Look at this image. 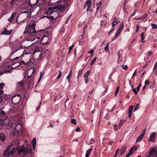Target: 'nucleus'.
I'll use <instances>...</instances> for the list:
<instances>
[{
    "label": "nucleus",
    "mask_w": 157,
    "mask_h": 157,
    "mask_svg": "<svg viewBox=\"0 0 157 157\" xmlns=\"http://www.w3.org/2000/svg\"><path fill=\"white\" fill-rule=\"evenodd\" d=\"M136 90V89L135 88H133L132 89V91L135 92V94H137V92Z\"/></svg>",
    "instance_id": "obj_46"
},
{
    "label": "nucleus",
    "mask_w": 157,
    "mask_h": 157,
    "mask_svg": "<svg viewBox=\"0 0 157 157\" xmlns=\"http://www.w3.org/2000/svg\"><path fill=\"white\" fill-rule=\"evenodd\" d=\"M24 58H25V61L21 60V62L25 65L28 66L34 64L35 61L33 57L26 56Z\"/></svg>",
    "instance_id": "obj_6"
},
{
    "label": "nucleus",
    "mask_w": 157,
    "mask_h": 157,
    "mask_svg": "<svg viewBox=\"0 0 157 157\" xmlns=\"http://www.w3.org/2000/svg\"><path fill=\"white\" fill-rule=\"evenodd\" d=\"M73 46V45H72L71 46H70L69 48V52H68V53H69L70 52V51L71 50V49H72V46Z\"/></svg>",
    "instance_id": "obj_50"
},
{
    "label": "nucleus",
    "mask_w": 157,
    "mask_h": 157,
    "mask_svg": "<svg viewBox=\"0 0 157 157\" xmlns=\"http://www.w3.org/2000/svg\"><path fill=\"white\" fill-rule=\"evenodd\" d=\"M61 2H62L63 5H56L54 7H49L48 8L49 10H54V9H57L60 13L63 12L66 10V11H67V9L70 7V2H67V0H62L61 1V0H58L53 3L55 4Z\"/></svg>",
    "instance_id": "obj_2"
},
{
    "label": "nucleus",
    "mask_w": 157,
    "mask_h": 157,
    "mask_svg": "<svg viewBox=\"0 0 157 157\" xmlns=\"http://www.w3.org/2000/svg\"><path fill=\"white\" fill-rule=\"evenodd\" d=\"M22 45L20 41H17L13 45V49L14 52H14L20 49L22 47Z\"/></svg>",
    "instance_id": "obj_10"
},
{
    "label": "nucleus",
    "mask_w": 157,
    "mask_h": 157,
    "mask_svg": "<svg viewBox=\"0 0 157 157\" xmlns=\"http://www.w3.org/2000/svg\"><path fill=\"white\" fill-rule=\"evenodd\" d=\"M120 21L118 20L113 21L112 22V27H113L115 25L119 23L120 22Z\"/></svg>",
    "instance_id": "obj_33"
},
{
    "label": "nucleus",
    "mask_w": 157,
    "mask_h": 157,
    "mask_svg": "<svg viewBox=\"0 0 157 157\" xmlns=\"http://www.w3.org/2000/svg\"><path fill=\"white\" fill-rule=\"evenodd\" d=\"M153 53V52H149V56H151L152 55Z\"/></svg>",
    "instance_id": "obj_61"
},
{
    "label": "nucleus",
    "mask_w": 157,
    "mask_h": 157,
    "mask_svg": "<svg viewBox=\"0 0 157 157\" xmlns=\"http://www.w3.org/2000/svg\"><path fill=\"white\" fill-rule=\"evenodd\" d=\"M127 149V147H123L120 150V154L121 155H122L126 151Z\"/></svg>",
    "instance_id": "obj_20"
},
{
    "label": "nucleus",
    "mask_w": 157,
    "mask_h": 157,
    "mask_svg": "<svg viewBox=\"0 0 157 157\" xmlns=\"http://www.w3.org/2000/svg\"><path fill=\"white\" fill-rule=\"evenodd\" d=\"M33 148V150H35L36 148V145L35 144H32Z\"/></svg>",
    "instance_id": "obj_59"
},
{
    "label": "nucleus",
    "mask_w": 157,
    "mask_h": 157,
    "mask_svg": "<svg viewBox=\"0 0 157 157\" xmlns=\"http://www.w3.org/2000/svg\"><path fill=\"white\" fill-rule=\"evenodd\" d=\"M92 1L90 0H88L86 3L85 6L87 7V11H88L91 6Z\"/></svg>",
    "instance_id": "obj_18"
},
{
    "label": "nucleus",
    "mask_w": 157,
    "mask_h": 157,
    "mask_svg": "<svg viewBox=\"0 0 157 157\" xmlns=\"http://www.w3.org/2000/svg\"><path fill=\"white\" fill-rule=\"evenodd\" d=\"M27 23V25L25 28V31L23 33L25 35L28 39L27 42L29 41H32L34 40L35 38L36 34L37 32L35 30L36 23L35 21H31L28 24ZM40 31H38L37 32Z\"/></svg>",
    "instance_id": "obj_1"
},
{
    "label": "nucleus",
    "mask_w": 157,
    "mask_h": 157,
    "mask_svg": "<svg viewBox=\"0 0 157 157\" xmlns=\"http://www.w3.org/2000/svg\"><path fill=\"white\" fill-rule=\"evenodd\" d=\"M23 13H27V17H30L31 15V13L30 12L28 11V10L26 11H24L22 12L21 14Z\"/></svg>",
    "instance_id": "obj_30"
},
{
    "label": "nucleus",
    "mask_w": 157,
    "mask_h": 157,
    "mask_svg": "<svg viewBox=\"0 0 157 157\" xmlns=\"http://www.w3.org/2000/svg\"><path fill=\"white\" fill-rule=\"evenodd\" d=\"M146 132V129H144L142 132L139 136L137 137L136 139V142H140V141L143 138L144 136L145 135V134Z\"/></svg>",
    "instance_id": "obj_13"
},
{
    "label": "nucleus",
    "mask_w": 157,
    "mask_h": 157,
    "mask_svg": "<svg viewBox=\"0 0 157 157\" xmlns=\"http://www.w3.org/2000/svg\"><path fill=\"white\" fill-rule=\"evenodd\" d=\"M121 32H118V31H117V32L115 35V36L114 37V39H113L114 40L115 39H116V38L119 35L120 33Z\"/></svg>",
    "instance_id": "obj_38"
},
{
    "label": "nucleus",
    "mask_w": 157,
    "mask_h": 157,
    "mask_svg": "<svg viewBox=\"0 0 157 157\" xmlns=\"http://www.w3.org/2000/svg\"><path fill=\"white\" fill-rule=\"evenodd\" d=\"M101 2H99L97 4V6L100 7L101 5Z\"/></svg>",
    "instance_id": "obj_53"
},
{
    "label": "nucleus",
    "mask_w": 157,
    "mask_h": 157,
    "mask_svg": "<svg viewBox=\"0 0 157 157\" xmlns=\"http://www.w3.org/2000/svg\"><path fill=\"white\" fill-rule=\"evenodd\" d=\"M41 102L40 101L39 105L36 107V111H37L39 109V108L41 106Z\"/></svg>",
    "instance_id": "obj_45"
},
{
    "label": "nucleus",
    "mask_w": 157,
    "mask_h": 157,
    "mask_svg": "<svg viewBox=\"0 0 157 157\" xmlns=\"http://www.w3.org/2000/svg\"><path fill=\"white\" fill-rule=\"evenodd\" d=\"M157 67V63H156L154 65V67L153 68V70L154 71V70H155L156 67Z\"/></svg>",
    "instance_id": "obj_48"
},
{
    "label": "nucleus",
    "mask_w": 157,
    "mask_h": 157,
    "mask_svg": "<svg viewBox=\"0 0 157 157\" xmlns=\"http://www.w3.org/2000/svg\"><path fill=\"white\" fill-rule=\"evenodd\" d=\"M100 8V7L97 6V12H98L99 9Z\"/></svg>",
    "instance_id": "obj_63"
},
{
    "label": "nucleus",
    "mask_w": 157,
    "mask_h": 157,
    "mask_svg": "<svg viewBox=\"0 0 157 157\" xmlns=\"http://www.w3.org/2000/svg\"><path fill=\"white\" fill-rule=\"evenodd\" d=\"M17 149L18 154H20L21 152H22L24 155H26L30 152L31 151L30 148H29V149H26V148H25L23 145L17 147Z\"/></svg>",
    "instance_id": "obj_7"
},
{
    "label": "nucleus",
    "mask_w": 157,
    "mask_h": 157,
    "mask_svg": "<svg viewBox=\"0 0 157 157\" xmlns=\"http://www.w3.org/2000/svg\"><path fill=\"white\" fill-rule=\"evenodd\" d=\"M94 52V50L93 49H92L90 50V51L89 52V53L93 54Z\"/></svg>",
    "instance_id": "obj_52"
},
{
    "label": "nucleus",
    "mask_w": 157,
    "mask_h": 157,
    "mask_svg": "<svg viewBox=\"0 0 157 157\" xmlns=\"http://www.w3.org/2000/svg\"><path fill=\"white\" fill-rule=\"evenodd\" d=\"M118 127L117 124H115L113 126L114 129L116 131H117L118 130Z\"/></svg>",
    "instance_id": "obj_35"
},
{
    "label": "nucleus",
    "mask_w": 157,
    "mask_h": 157,
    "mask_svg": "<svg viewBox=\"0 0 157 157\" xmlns=\"http://www.w3.org/2000/svg\"><path fill=\"white\" fill-rule=\"evenodd\" d=\"M109 43H108L106 46L104 48V49L105 51H107L109 50Z\"/></svg>",
    "instance_id": "obj_36"
},
{
    "label": "nucleus",
    "mask_w": 157,
    "mask_h": 157,
    "mask_svg": "<svg viewBox=\"0 0 157 157\" xmlns=\"http://www.w3.org/2000/svg\"><path fill=\"white\" fill-rule=\"evenodd\" d=\"M156 133L155 132H153L150 135L149 138L148 140L149 142H155V138H156Z\"/></svg>",
    "instance_id": "obj_11"
},
{
    "label": "nucleus",
    "mask_w": 157,
    "mask_h": 157,
    "mask_svg": "<svg viewBox=\"0 0 157 157\" xmlns=\"http://www.w3.org/2000/svg\"><path fill=\"white\" fill-rule=\"evenodd\" d=\"M145 85H146L147 84H148V80H147L145 81Z\"/></svg>",
    "instance_id": "obj_58"
},
{
    "label": "nucleus",
    "mask_w": 157,
    "mask_h": 157,
    "mask_svg": "<svg viewBox=\"0 0 157 157\" xmlns=\"http://www.w3.org/2000/svg\"><path fill=\"white\" fill-rule=\"evenodd\" d=\"M151 26L152 29H157V25L155 24H151Z\"/></svg>",
    "instance_id": "obj_37"
},
{
    "label": "nucleus",
    "mask_w": 157,
    "mask_h": 157,
    "mask_svg": "<svg viewBox=\"0 0 157 157\" xmlns=\"http://www.w3.org/2000/svg\"><path fill=\"white\" fill-rule=\"evenodd\" d=\"M20 64V63L18 62H15L13 63H12L11 67L12 69L13 70V69L18 67Z\"/></svg>",
    "instance_id": "obj_21"
},
{
    "label": "nucleus",
    "mask_w": 157,
    "mask_h": 157,
    "mask_svg": "<svg viewBox=\"0 0 157 157\" xmlns=\"http://www.w3.org/2000/svg\"><path fill=\"white\" fill-rule=\"evenodd\" d=\"M4 86V84L2 83L0 84V94H2L4 93L3 89Z\"/></svg>",
    "instance_id": "obj_25"
},
{
    "label": "nucleus",
    "mask_w": 157,
    "mask_h": 157,
    "mask_svg": "<svg viewBox=\"0 0 157 157\" xmlns=\"http://www.w3.org/2000/svg\"><path fill=\"white\" fill-rule=\"evenodd\" d=\"M71 76V70L69 73V74L67 77V79L68 82L69 81L70 78Z\"/></svg>",
    "instance_id": "obj_34"
},
{
    "label": "nucleus",
    "mask_w": 157,
    "mask_h": 157,
    "mask_svg": "<svg viewBox=\"0 0 157 157\" xmlns=\"http://www.w3.org/2000/svg\"><path fill=\"white\" fill-rule=\"evenodd\" d=\"M75 131L77 132L81 131V129L79 126H78L75 130Z\"/></svg>",
    "instance_id": "obj_47"
},
{
    "label": "nucleus",
    "mask_w": 157,
    "mask_h": 157,
    "mask_svg": "<svg viewBox=\"0 0 157 157\" xmlns=\"http://www.w3.org/2000/svg\"><path fill=\"white\" fill-rule=\"evenodd\" d=\"M36 138H34L32 140V144H36Z\"/></svg>",
    "instance_id": "obj_43"
},
{
    "label": "nucleus",
    "mask_w": 157,
    "mask_h": 157,
    "mask_svg": "<svg viewBox=\"0 0 157 157\" xmlns=\"http://www.w3.org/2000/svg\"><path fill=\"white\" fill-rule=\"evenodd\" d=\"M12 126L13 127H15L16 130L17 131L20 130L22 127L21 124H19V123H17L16 122H15V124H13V125Z\"/></svg>",
    "instance_id": "obj_17"
},
{
    "label": "nucleus",
    "mask_w": 157,
    "mask_h": 157,
    "mask_svg": "<svg viewBox=\"0 0 157 157\" xmlns=\"http://www.w3.org/2000/svg\"><path fill=\"white\" fill-rule=\"evenodd\" d=\"M136 71H134V73H133L132 75V78L133 77H134L136 75Z\"/></svg>",
    "instance_id": "obj_56"
},
{
    "label": "nucleus",
    "mask_w": 157,
    "mask_h": 157,
    "mask_svg": "<svg viewBox=\"0 0 157 157\" xmlns=\"http://www.w3.org/2000/svg\"><path fill=\"white\" fill-rule=\"evenodd\" d=\"M141 39L140 41L141 42L143 43H144L145 41L144 40L145 39V35L144 33H141Z\"/></svg>",
    "instance_id": "obj_26"
},
{
    "label": "nucleus",
    "mask_w": 157,
    "mask_h": 157,
    "mask_svg": "<svg viewBox=\"0 0 157 157\" xmlns=\"http://www.w3.org/2000/svg\"><path fill=\"white\" fill-rule=\"evenodd\" d=\"M96 58L95 57L93 59V60L90 63V64L91 65H93V64H94L95 62L96 61Z\"/></svg>",
    "instance_id": "obj_39"
},
{
    "label": "nucleus",
    "mask_w": 157,
    "mask_h": 157,
    "mask_svg": "<svg viewBox=\"0 0 157 157\" xmlns=\"http://www.w3.org/2000/svg\"><path fill=\"white\" fill-rule=\"evenodd\" d=\"M128 110L129 114L128 115V117H130L132 115V112L133 110V106L132 105H131L129 107Z\"/></svg>",
    "instance_id": "obj_24"
},
{
    "label": "nucleus",
    "mask_w": 157,
    "mask_h": 157,
    "mask_svg": "<svg viewBox=\"0 0 157 157\" xmlns=\"http://www.w3.org/2000/svg\"><path fill=\"white\" fill-rule=\"evenodd\" d=\"M9 121L5 116V112L0 109V128L2 125H6L9 124Z\"/></svg>",
    "instance_id": "obj_4"
},
{
    "label": "nucleus",
    "mask_w": 157,
    "mask_h": 157,
    "mask_svg": "<svg viewBox=\"0 0 157 157\" xmlns=\"http://www.w3.org/2000/svg\"><path fill=\"white\" fill-rule=\"evenodd\" d=\"M42 72H40V78L38 81V82H39L41 80V77H42Z\"/></svg>",
    "instance_id": "obj_54"
},
{
    "label": "nucleus",
    "mask_w": 157,
    "mask_h": 157,
    "mask_svg": "<svg viewBox=\"0 0 157 157\" xmlns=\"http://www.w3.org/2000/svg\"><path fill=\"white\" fill-rule=\"evenodd\" d=\"M92 150V149L90 148L87 151L86 154L85 155L86 157H88Z\"/></svg>",
    "instance_id": "obj_31"
},
{
    "label": "nucleus",
    "mask_w": 157,
    "mask_h": 157,
    "mask_svg": "<svg viewBox=\"0 0 157 157\" xmlns=\"http://www.w3.org/2000/svg\"><path fill=\"white\" fill-rule=\"evenodd\" d=\"M48 37L47 36H45L41 39V42L42 44H45L48 42Z\"/></svg>",
    "instance_id": "obj_19"
},
{
    "label": "nucleus",
    "mask_w": 157,
    "mask_h": 157,
    "mask_svg": "<svg viewBox=\"0 0 157 157\" xmlns=\"http://www.w3.org/2000/svg\"><path fill=\"white\" fill-rule=\"evenodd\" d=\"M50 18L52 23L54 25H56L57 24V21L59 20V19L54 18L52 17H50Z\"/></svg>",
    "instance_id": "obj_23"
},
{
    "label": "nucleus",
    "mask_w": 157,
    "mask_h": 157,
    "mask_svg": "<svg viewBox=\"0 0 157 157\" xmlns=\"http://www.w3.org/2000/svg\"><path fill=\"white\" fill-rule=\"evenodd\" d=\"M125 121L124 120H121L119 122V123L118 125V127L119 128L121 127V126L123 125V124L124 122Z\"/></svg>",
    "instance_id": "obj_29"
},
{
    "label": "nucleus",
    "mask_w": 157,
    "mask_h": 157,
    "mask_svg": "<svg viewBox=\"0 0 157 157\" xmlns=\"http://www.w3.org/2000/svg\"><path fill=\"white\" fill-rule=\"evenodd\" d=\"M62 71H59V74L58 76L57 77V79H59V78L61 77V75H62Z\"/></svg>",
    "instance_id": "obj_42"
},
{
    "label": "nucleus",
    "mask_w": 157,
    "mask_h": 157,
    "mask_svg": "<svg viewBox=\"0 0 157 157\" xmlns=\"http://www.w3.org/2000/svg\"><path fill=\"white\" fill-rule=\"evenodd\" d=\"M122 67L123 69H124L125 70H127L128 68V67L127 65H123Z\"/></svg>",
    "instance_id": "obj_44"
},
{
    "label": "nucleus",
    "mask_w": 157,
    "mask_h": 157,
    "mask_svg": "<svg viewBox=\"0 0 157 157\" xmlns=\"http://www.w3.org/2000/svg\"><path fill=\"white\" fill-rule=\"evenodd\" d=\"M13 145L9 146L3 152L4 157H13V155L16 152V149L15 147H12Z\"/></svg>",
    "instance_id": "obj_3"
},
{
    "label": "nucleus",
    "mask_w": 157,
    "mask_h": 157,
    "mask_svg": "<svg viewBox=\"0 0 157 157\" xmlns=\"http://www.w3.org/2000/svg\"><path fill=\"white\" fill-rule=\"evenodd\" d=\"M83 71L82 70H79V71L78 72V76H77V78H78H78L79 77H80L81 76V75H82V74L83 73Z\"/></svg>",
    "instance_id": "obj_32"
},
{
    "label": "nucleus",
    "mask_w": 157,
    "mask_h": 157,
    "mask_svg": "<svg viewBox=\"0 0 157 157\" xmlns=\"http://www.w3.org/2000/svg\"><path fill=\"white\" fill-rule=\"evenodd\" d=\"M6 137L5 135L2 133L0 134V139L2 140L3 141H5Z\"/></svg>",
    "instance_id": "obj_28"
},
{
    "label": "nucleus",
    "mask_w": 157,
    "mask_h": 157,
    "mask_svg": "<svg viewBox=\"0 0 157 157\" xmlns=\"http://www.w3.org/2000/svg\"><path fill=\"white\" fill-rule=\"evenodd\" d=\"M48 14L52 15L50 17L59 19L58 18L61 17V13L59 12V11L58 10L55 11H53V10L49 11L48 9Z\"/></svg>",
    "instance_id": "obj_8"
},
{
    "label": "nucleus",
    "mask_w": 157,
    "mask_h": 157,
    "mask_svg": "<svg viewBox=\"0 0 157 157\" xmlns=\"http://www.w3.org/2000/svg\"><path fill=\"white\" fill-rule=\"evenodd\" d=\"M140 29V27H139V26H137V27H136V33H137L138 32V31Z\"/></svg>",
    "instance_id": "obj_57"
},
{
    "label": "nucleus",
    "mask_w": 157,
    "mask_h": 157,
    "mask_svg": "<svg viewBox=\"0 0 157 157\" xmlns=\"http://www.w3.org/2000/svg\"><path fill=\"white\" fill-rule=\"evenodd\" d=\"M157 154V150L155 148H153L150 150L149 155L147 157H151Z\"/></svg>",
    "instance_id": "obj_15"
},
{
    "label": "nucleus",
    "mask_w": 157,
    "mask_h": 157,
    "mask_svg": "<svg viewBox=\"0 0 157 157\" xmlns=\"http://www.w3.org/2000/svg\"><path fill=\"white\" fill-rule=\"evenodd\" d=\"M91 73L90 70H88L87 72L84 75V80L86 84H87V82L88 81V77Z\"/></svg>",
    "instance_id": "obj_14"
},
{
    "label": "nucleus",
    "mask_w": 157,
    "mask_h": 157,
    "mask_svg": "<svg viewBox=\"0 0 157 157\" xmlns=\"http://www.w3.org/2000/svg\"><path fill=\"white\" fill-rule=\"evenodd\" d=\"M139 103H138L136 105V108H135V109H134V111H136L137 110V108H138V107H139Z\"/></svg>",
    "instance_id": "obj_49"
},
{
    "label": "nucleus",
    "mask_w": 157,
    "mask_h": 157,
    "mask_svg": "<svg viewBox=\"0 0 157 157\" xmlns=\"http://www.w3.org/2000/svg\"><path fill=\"white\" fill-rule=\"evenodd\" d=\"M18 84L21 86H22L23 85V83L22 82H19L18 83Z\"/></svg>",
    "instance_id": "obj_60"
},
{
    "label": "nucleus",
    "mask_w": 157,
    "mask_h": 157,
    "mask_svg": "<svg viewBox=\"0 0 157 157\" xmlns=\"http://www.w3.org/2000/svg\"><path fill=\"white\" fill-rule=\"evenodd\" d=\"M119 149H117L116 150V153H115V155H114V156H115V157H116V155H117V154L118 153V151H119Z\"/></svg>",
    "instance_id": "obj_51"
},
{
    "label": "nucleus",
    "mask_w": 157,
    "mask_h": 157,
    "mask_svg": "<svg viewBox=\"0 0 157 157\" xmlns=\"http://www.w3.org/2000/svg\"><path fill=\"white\" fill-rule=\"evenodd\" d=\"M21 98L20 94L15 95L12 98V102L14 105L17 104L20 102Z\"/></svg>",
    "instance_id": "obj_9"
},
{
    "label": "nucleus",
    "mask_w": 157,
    "mask_h": 157,
    "mask_svg": "<svg viewBox=\"0 0 157 157\" xmlns=\"http://www.w3.org/2000/svg\"><path fill=\"white\" fill-rule=\"evenodd\" d=\"M12 29L10 30H7V29L6 28L2 32L1 34L6 35H9L12 33Z\"/></svg>",
    "instance_id": "obj_16"
},
{
    "label": "nucleus",
    "mask_w": 157,
    "mask_h": 157,
    "mask_svg": "<svg viewBox=\"0 0 157 157\" xmlns=\"http://www.w3.org/2000/svg\"><path fill=\"white\" fill-rule=\"evenodd\" d=\"M137 147L136 146H133L131 148L129 153L126 155V157H129L137 149Z\"/></svg>",
    "instance_id": "obj_12"
},
{
    "label": "nucleus",
    "mask_w": 157,
    "mask_h": 157,
    "mask_svg": "<svg viewBox=\"0 0 157 157\" xmlns=\"http://www.w3.org/2000/svg\"><path fill=\"white\" fill-rule=\"evenodd\" d=\"M139 89H140V88L139 87H137V88H136V91H137V92H138L139 90Z\"/></svg>",
    "instance_id": "obj_62"
},
{
    "label": "nucleus",
    "mask_w": 157,
    "mask_h": 157,
    "mask_svg": "<svg viewBox=\"0 0 157 157\" xmlns=\"http://www.w3.org/2000/svg\"><path fill=\"white\" fill-rule=\"evenodd\" d=\"M71 123L72 124H74V125H75L76 123V122L75 119H72L71 120Z\"/></svg>",
    "instance_id": "obj_41"
},
{
    "label": "nucleus",
    "mask_w": 157,
    "mask_h": 157,
    "mask_svg": "<svg viewBox=\"0 0 157 157\" xmlns=\"http://www.w3.org/2000/svg\"><path fill=\"white\" fill-rule=\"evenodd\" d=\"M17 13L16 12L13 13L11 16L8 19V21L10 22H11L13 18L17 15Z\"/></svg>",
    "instance_id": "obj_22"
},
{
    "label": "nucleus",
    "mask_w": 157,
    "mask_h": 157,
    "mask_svg": "<svg viewBox=\"0 0 157 157\" xmlns=\"http://www.w3.org/2000/svg\"><path fill=\"white\" fill-rule=\"evenodd\" d=\"M123 28H124V24H123V23H121V24L117 31L119 32H121L122 30L123 29Z\"/></svg>",
    "instance_id": "obj_27"
},
{
    "label": "nucleus",
    "mask_w": 157,
    "mask_h": 157,
    "mask_svg": "<svg viewBox=\"0 0 157 157\" xmlns=\"http://www.w3.org/2000/svg\"><path fill=\"white\" fill-rule=\"evenodd\" d=\"M12 62L10 60L5 62L3 63V69L4 73H10L12 70Z\"/></svg>",
    "instance_id": "obj_5"
},
{
    "label": "nucleus",
    "mask_w": 157,
    "mask_h": 157,
    "mask_svg": "<svg viewBox=\"0 0 157 157\" xmlns=\"http://www.w3.org/2000/svg\"><path fill=\"white\" fill-rule=\"evenodd\" d=\"M135 13H136V12L134 11V12L131 15V16H134L135 14Z\"/></svg>",
    "instance_id": "obj_64"
},
{
    "label": "nucleus",
    "mask_w": 157,
    "mask_h": 157,
    "mask_svg": "<svg viewBox=\"0 0 157 157\" xmlns=\"http://www.w3.org/2000/svg\"><path fill=\"white\" fill-rule=\"evenodd\" d=\"M119 86H118L117 87V88H116V91L115 93V95L116 96L117 95V94L118 92L119 91Z\"/></svg>",
    "instance_id": "obj_40"
},
{
    "label": "nucleus",
    "mask_w": 157,
    "mask_h": 157,
    "mask_svg": "<svg viewBox=\"0 0 157 157\" xmlns=\"http://www.w3.org/2000/svg\"><path fill=\"white\" fill-rule=\"evenodd\" d=\"M114 30V28H113V29H111V30H110V31L109 32V35H110V33H111L112 32H113V30Z\"/></svg>",
    "instance_id": "obj_55"
}]
</instances>
